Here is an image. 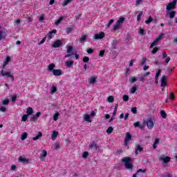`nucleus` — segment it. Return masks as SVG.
Returning a JSON list of instances; mask_svg holds the SVG:
<instances>
[{
    "mask_svg": "<svg viewBox=\"0 0 177 177\" xmlns=\"http://www.w3.org/2000/svg\"><path fill=\"white\" fill-rule=\"evenodd\" d=\"M3 104H4L5 106H6L7 104H9V100L6 99L3 100Z\"/></svg>",
    "mask_w": 177,
    "mask_h": 177,
    "instance_id": "4d7b16f0",
    "label": "nucleus"
},
{
    "mask_svg": "<svg viewBox=\"0 0 177 177\" xmlns=\"http://www.w3.org/2000/svg\"><path fill=\"white\" fill-rule=\"evenodd\" d=\"M48 156V152L46 151V150L44 149L41 151V153L40 154V157L39 159L41 160V161H45V157H46Z\"/></svg>",
    "mask_w": 177,
    "mask_h": 177,
    "instance_id": "9b49d317",
    "label": "nucleus"
},
{
    "mask_svg": "<svg viewBox=\"0 0 177 177\" xmlns=\"http://www.w3.org/2000/svg\"><path fill=\"white\" fill-rule=\"evenodd\" d=\"M63 19H64V17H60L59 19H58L57 21H55V26H59L63 21Z\"/></svg>",
    "mask_w": 177,
    "mask_h": 177,
    "instance_id": "a878e982",
    "label": "nucleus"
},
{
    "mask_svg": "<svg viewBox=\"0 0 177 177\" xmlns=\"http://www.w3.org/2000/svg\"><path fill=\"white\" fill-rule=\"evenodd\" d=\"M60 46H62V40H57L52 45L53 48H60Z\"/></svg>",
    "mask_w": 177,
    "mask_h": 177,
    "instance_id": "f3484780",
    "label": "nucleus"
},
{
    "mask_svg": "<svg viewBox=\"0 0 177 177\" xmlns=\"http://www.w3.org/2000/svg\"><path fill=\"white\" fill-rule=\"evenodd\" d=\"M143 15V12H140L138 16H137V20L138 21H140V17H142V16Z\"/></svg>",
    "mask_w": 177,
    "mask_h": 177,
    "instance_id": "37998d69",
    "label": "nucleus"
},
{
    "mask_svg": "<svg viewBox=\"0 0 177 177\" xmlns=\"http://www.w3.org/2000/svg\"><path fill=\"white\" fill-rule=\"evenodd\" d=\"M136 91H138V88L136 87V86L131 87L130 89L131 93H135V92H136Z\"/></svg>",
    "mask_w": 177,
    "mask_h": 177,
    "instance_id": "72a5a7b5",
    "label": "nucleus"
},
{
    "mask_svg": "<svg viewBox=\"0 0 177 177\" xmlns=\"http://www.w3.org/2000/svg\"><path fill=\"white\" fill-rule=\"evenodd\" d=\"M142 2H143V0H136V6H139V5H140V3H142Z\"/></svg>",
    "mask_w": 177,
    "mask_h": 177,
    "instance_id": "5fc2aeb1",
    "label": "nucleus"
},
{
    "mask_svg": "<svg viewBox=\"0 0 177 177\" xmlns=\"http://www.w3.org/2000/svg\"><path fill=\"white\" fill-rule=\"evenodd\" d=\"M158 50V48H154L152 50V53L155 55V53H157V51Z\"/></svg>",
    "mask_w": 177,
    "mask_h": 177,
    "instance_id": "0e129e2a",
    "label": "nucleus"
},
{
    "mask_svg": "<svg viewBox=\"0 0 177 177\" xmlns=\"http://www.w3.org/2000/svg\"><path fill=\"white\" fill-rule=\"evenodd\" d=\"M32 113H34V110H32V108L28 107L26 109V114H27V115H31V114H32Z\"/></svg>",
    "mask_w": 177,
    "mask_h": 177,
    "instance_id": "b1692460",
    "label": "nucleus"
},
{
    "mask_svg": "<svg viewBox=\"0 0 177 177\" xmlns=\"http://www.w3.org/2000/svg\"><path fill=\"white\" fill-rule=\"evenodd\" d=\"M113 131V129L112 127H109L107 130H106V133H108V135H110V133H112Z\"/></svg>",
    "mask_w": 177,
    "mask_h": 177,
    "instance_id": "c9c22d12",
    "label": "nucleus"
},
{
    "mask_svg": "<svg viewBox=\"0 0 177 177\" xmlns=\"http://www.w3.org/2000/svg\"><path fill=\"white\" fill-rule=\"evenodd\" d=\"M28 134H27L26 132H24L21 134V140H26V139H27V136H28Z\"/></svg>",
    "mask_w": 177,
    "mask_h": 177,
    "instance_id": "473e14b6",
    "label": "nucleus"
},
{
    "mask_svg": "<svg viewBox=\"0 0 177 177\" xmlns=\"http://www.w3.org/2000/svg\"><path fill=\"white\" fill-rule=\"evenodd\" d=\"M176 1L177 0H174L172 2L169 3L166 8L167 10H171V9H175L176 6Z\"/></svg>",
    "mask_w": 177,
    "mask_h": 177,
    "instance_id": "1a4fd4ad",
    "label": "nucleus"
},
{
    "mask_svg": "<svg viewBox=\"0 0 177 177\" xmlns=\"http://www.w3.org/2000/svg\"><path fill=\"white\" fill-rule=\"evenodd\" d=\"M123 100H124V102H128V100H129V96L124 95L123 96Z\"/></svg>",
    "mask_w": 177,
    "mask_h": 177,
    "instance_id": "3c124183",
    "label": "nucleus"
},
{
    "mask_svg": "<svg viewBox=\"0 0 177 177\" xmlns=\"http://www.w3.org/2000/svg\"><path fill=\"white\" fill-rule=\"evenodd\" d=\"M71 1H73V0H64L62 6H67V5H68V3H70V2H71Z\"/></svg>",
    "mask_w": 177,
    "mask_h": 177,
    "instance_id": "ea45409f",
    "label": "nucleus"
},
{
    "mask_svg": "<svg viewBox=\"0 0 177 177\" xmlns=\"http://www.w3.org/2000/svg\"><path fill=\"white\" fill-rule=\"evenodd\" d=\"M88 82L91 85H93L96 82V78L95 77H92L88 80Z\"/></svg>",
    "mask_w": 177,
    "mask_h": 177,
    "instance_id": "393cba45",
    "label": "nucleus"
},
{
    "mask_svg": "<svg viewBox=\"0 0 177 177\" xmlns=\"http://www.w3.org/2000/svg\"><path fill=\"white\" fill-rule=\"evenodd\" d=\"M162 37H164V33H161L155 40L153 42L151 43L150 48H153V46H156L157 44H158V41H161L162 39Z\"/></svg>",
    "mask_w": 177,
    "mask_h": 177,
    "instance_id": "20e7f679",
    "label": "nucleus"
},
{
    "mask_svg": "<svg viewBox=\"0 0 177 177\" xmlns=\"http://www.w3.org/2000/svg\"><path fill=\"white\" fill-rule=\"evenodd\" d=\"M65 64L68 68H70L74 64V61H67Z\"/></svg>",
    "mask_w": 177,
    "mask_h": 177,
    "instance_id": "5701e85b",
    "label": "nucleus"
},
{
    "mask_svg": "<svg viewBox=\"0 0 177 177\" xmlns=\"http://www.w3.org/2000/svg\"><path fill=\"white\" fill-rule=\"evenodd\" d=\"M42 137V133L39 132L38 134L32 138L33 140H38V139H39V138Z\"/></svg>",
    "mask_w": 177,
    "mask_h": 177,
    "instance_id": "cd10ccee",
    "label": "nucleus"
},
{
    "mask_svg": "<svg viewBox=\"0 0 177 177\" xmlns=\"http://www.w3.org/2000/svg\"><path fill=\"white\" fill-rule=\"evenodd\" d=\"M167 15L170 17V19H174L175 17V15H176V12L171 11L167 12Z\"/></svg>",
    "mask_w": 177,
    "mask_h": 177,
    "instance_id": "4be33fe9",
    "label": "nucleus"
},
{
    "mask_svg": "<svg viewBox=\"0 0 177 177\" xmlns=\"http://www.w3.org/2000/svg\"><path fill=\"white\" fill-rule=\"evenodd\" d=\"M11 171H16V166H15V165H12L11 166Z\"/></svg>",
    "mask_w": 177,
    "mask_h": 177,
    "instance_id": "338daca9",
    "label": "nucleus"
},
{
    "mask_svg": "<svg viewBox=\"0 0 177 177\" xmlns=\"http://www.w3.org/2000/svg\"><path fill=\"white\" fill-rule=\"evenodd\" d=\"M41 114V112H37L35 115H32L30 117V121L35 122L37 120H38V118H39Z\"/></svg>",
    "mask_w": 177,
    "mask_h": 177,
    "instance_id": "4468645a",
    "label": "nucleus"
},
{
    "mask_svg": "<svg viewBox=\"0 0 177 177\" xmlns=\"http://www.w3.org/2000/svg\"><path fill=\"white\" fill-rule=\"evenodd\" d=\"M53 120L54 121L59 120V113H55V115H53Z\"/></svg>",
    "mask_w": 177,
    "mask_h": 177,
    "instance_id": "c03bdc74",
    "label": "nucleus"
},
{
    "mask_svg": "<svg viewBox=\"0 0 177 177\" xmlns=\"http://www.w3.org/2000/svg\"><path fill=\"white\" fill-rule=\"evenodd\" d=\"M73 28L71 27H67L66 28V31L67 34H70V32H73Z\"/></svg>",
    "mask_w": 177,
    "mask_h": 177,
    "instance_id": "e433bc0d",
    "label": "nucleus"
},
{
    "mask_svg": "<svg viewBox=\"0 0 177 177\" xmlns=\"http://www.w3.org/2000/svg\"><path fill=\"white\" fill-rule=\"evenodd\" d=\"M91 149H93L94 150H96L97 147H96V143L93 142L90 145Z\"/></svg>",
    "mask_w": 177,
    "mask_h": 177,
    "instance_id": "09e8293b",
    "label": "nucleus"
},
{
    "mask_svg": "<svg viewBox=\"0 0 177 177\" xmlns=\"http://www.w3.org/2000/svg\"><path fill=\"white\" fill-rule=\"evenodd\" d=\"M56 32H57V30H56V29H54L52 31L49 32L48 35L46 37V38H48V39H52L55 36V34H56Z\"/></svg>",
    "mask_w": 177,
    "mask_h": 177,
    "instance_id": "ddd939ff",
    "label": "nucleus"
},
{
    "mask_svg": "<svg viewBox=\"0 0 177 177\" xmlns=\"http://www.w3.org/2000/svg\"><path fill=\"white\" fill-rule=\"evenodd\" d=\"M146 62H147L146 57H143V58L141 59V62H140L141 66H144V64H146Z\"/></svg>",
    "mask_w": 177,
    "mask_h": 177,
    "instance_id": "a18cd8bd",
    "label": "nucleus"
},
{
    "mask_svg": "<svg viewBox=\"0 0 177 177\" xmlns=\"http://www.w3.org/2000/svg\"><path fill=\"white\" fill-rule=\"evenodd\" d=\"M87 53H93V49L88 48L86 50Z\"/></svg>",
    "mask_w": 177,
    "mask_h": 177,
    "instance_id": "69168bd1",
    "label": "nucleus"
},
{
    "mask_svg": "<svg viewBox=\"0 0 177 177\" xmlns=\"http://www.w3.org/2000/svg\"><path fill=\"white\" fill-rule=\"evenodd\" d=\"M10 60H12V58L9 56H7L4 61V63L3 64V68H5L8 66V64H9Z\"/></svg>",
    "mask_w": 177,
    "mask_h": 177,
    "instance_id": "dca6fc26",
    "label": "nucleus"
},
{
    "mask_svg": "<svg viewBox=\"0 0 177 177\" xmlns=\"http://www.w3.org/2000/svg\"><path fill=\"white\" fill-rule=\"evenodd\" d=\"M83 62H84V63H88V62H89V57H84L83 58Z\"/></svg>",
    "mask_w": 177,
    "mask_h": 177,
    "instance_id": "6e6d98bb",
    "label": "nucleus"
},
{
    "mask_svg": "<svg viewBox=\"0 0 177 177\" xmlns=\"http://www.w3.org/2000/svg\"><path fill=\"white\" fill-rule=\"evenodd\" d=\"M130 82H131V84H133V82H136V77H131L129 79Z\"/></svg>",
    "mask_w": 177,
    "mask_h": 177,
    "instance_id": "49530a36",
    "label": "nucleus"
},
{
    "mask_svg": "<svg viewBox=\"0 0 177 177\" xmlns=\"http://www.w3.org/2000/svg\"><path fill=\"white\" fill-rule=\"evenodd\" d=\"M161 86H162V88H165V86H167V77L166 76L162 77Z\"/></svg>",
    "mask_w": 177,
    "mask_h": 177,
    "instance_id": "a211bd4d",
    "label": "nucleus"
},
{
    "mask_svg": "<svg viewBox=\"0 0 177 177\" xmlns=\"http://www.w3.org/2000/svg\"><path fill=\"white\" fill-rule=\"evenodd\" d=\"M143 122L147 124L148 129H153V128H154V122L153 121V119L148 118Z\"/></svg>",
    "mask_w": 177,
    "mask_h": 177,
    "instance_id": "f03ea898",
    "label": "nucleus"
},
{
    "mask_svg": "<svg viewBox=\"0 0 177 177\" xmlns=\"http://www.w3.org/2000/svg\"><path fill=\"white\" fill-rule=\"evenodd\" d=\"M86 38H88V36L86 35H84L81 37L80 39V42H84V41H86Z\"/></svg>",
    "mask_w": 177,
    "mask_h": 177,
    "instance_id": "2f4dec72",
    "label": "nucleus"
},
{
    "mask_svg": "<svg viewBox=\"0 0 177 177\" xmlns=\"http://www.w3.org/2000/svg\"><path fill=\"white\" fill-rule=\"evenodd\" d=\"M45 19V15L42 14L39 17V21H44Z\"/></svg>",
    "mask_w": 177,
    "mask_h": 177,
    "instance_id": "603ef678",
    "label": "nucleus"
},
{
    "mask_svg": "<svg viewBox=\"0 0 177 177\" xmlns=\"http://www.w3.org/2000/svg\"><path fill=\"white\" fill-rule=\"evenodd\" d=\"M18 161L19 162H21V164H28V162H30L28 158L22 156L19 157Z\"/></svg>",
    "mask_w": 177,
    "mask_h": 177,
    "instance_id": "9d476101",
    "label": "nucleus"
},
{
    "mask_svg": "<svg viewBox=\"0 0 177 177\" xmlns=\"http://www.w3.org/2000/svg\"><path fill=\"white\" fill-rule=\"evenodd\" d=\"M131 139H132V135H131L129 132L126 133V137L124 138V146H128Z\"/></svg>",
    "mask_w": 177,
    "mask_h": 177,
    "instance_id": "0eeeda50",
    "label": "nucleus"
},
{
    "mask_svg": "<svg viewBox=\"0 0 177 177\" xmlns=\"http://www.w3.org/2000/svg\"><path fill=\"white\" fill-rule=\"evenodd\" d=\"M45 41H46V37H44L38 43V45H42V44H45Z\"/></svg>",
    "mask_w": 177,
    "mask_h": 177,
    "instance_id": "79ce46f5",
    "label": "nucleus"
},
{
    "mask_svg": "<svg viewBox=\"0 0 177 177\" xmlns=\"http://www.w3.org/2000/svg\"><path fill=\"white\" fill-rule=\"evenodd\" d=\"M55 67H56V65H55V64H50L48 66V71L53 73V71H55Z\"/></svg>",
    "mask_w": 177,
    "mask_h": 177,
    "instance_id": "aec40b11",
    "label": "nucleus"
},
{
    "mask_svg": "<svg viewBox=\"0 0 177 177\" xmlns=\"http://www.w3.org/2000/svg\"><path fill=\"white\" fill-rule=\"evenodd\" d=\"M160 115L162 117V118H167V113L165 111H161Z\"/></svg>",
    "mask_w": 177,
    "mask_h": 177,
    "instance_id": "a19ab883",
    "label": "nucleus"
},
{
    "mask_svg": "<svg viewBox=\"0 0 177 177\" xmlns=\"http://www.w3.org/2000/svg\"><path fill=\"white\" fill-rule=\"evenodd\" d=\"M118 107V105H116L113 113V117H115V114H117V108Z\"/></svg>",
    "mask_w": 177,
    "mask_h": 177,
    "instance_id": "864d4df0",
    "label": "nucleus"
},
{
    "mask_svg": "<svg viewBox=\"0 0 177 177\" xmlns=\"http://www.w3.org/2000/svg\"><path fill=\"white\" fill-rule=\"evenodd\" d=\"M105 37V34H104V32H101L100 33H95L94 35H93V38L94 39H103V37Z\"/></svg>",
    "mask_w": 177,
    "mask_h": 177,
    "instance_id": "6e6552de",
    "label": "nucleus"
},
{
    "mask_svg": "<svg viewBox=\"0 0 177 177\" xmlns=\"http://www.w3.org/2000/svg\"><path fill=\"white\" fill-rule=\"evenodd\" d=\"M107 102H109V103H113V102H114V97L110 95L107 99Z\"/></svg>",
    "mask_w": 177,
    "mask_h": 177,
    "instance_id": "f704fd0d",
    "label": "nucleus"
},
{
    "mask_svg": "<svg viewBox=\"0 0 177 177\" xmlns=\"http://www.w3.org/2000/svg\"><path fill=\"white\" fill-rule=\"evenodd\" d=\"M57 91V88L55 86H53L50 88V93L53 95V93H56Z\"/></svg>",
    "mask_w": 177,
    "mask_h": 177,
    "instance_id": "c756f323",
    "label": "nucleus"
},
{
    "mask_svg": "<svg viewBox=\"0 0 177 177\" xmlns=\"http://www.w3.org/2000/svg\"><path fill=\"white\" fill-rule=\"evenodd\" d=\"M122 162H123L127 169H132V163H131V158H129V157L123 158L122 159Z\"/></svg>",
    "mask_w": 177,
    "mask_h": 177,
    "instance_id": "f257e3e1",
    "label": "nucleus"
},
{
    "mask_svg": "<svg viewBox=\"0 0 177 177\" xmlns=\"http://www.w3.org/2000/svg\"><path fill=\"white\" fill-rule=\"evenodd\" d=\"M124 21H125V19H124V17L119 18V19L118 20V21L113 26V30L115 31L118 30V28H120V27H121V25L122 24V23H124Z\"/></svg>",
    "mask_w": 177,
    "mask_h": 177,
    "instance_id": "7ed1b4c3",
    "label": "nucleus"
},
{
    "mask_svg": "<svg viewBox=\"0 0 177 177\" xmlns=\"http://www.w3.org/2000/svg\"><path fill=\"white\" fill-rule=\"evenodd\" d=\"M57 135H59V132L56 131H53V134L51 136L52 140H56V138H57Z\"/></svg>",
    "mask_w": 177,
    "mask_h": 177,
    "instance_id": "412c9836",
    "label": "nucleus"
},
{
    "mask_svg": "<svg viewBox=\"0 0 177 177\" xmlns=\"http://www.w3.org/2000/svg\"><path fill=\"white\" fill-rule=\"evenodd\" d=\"M153 21V18L151 17H149L147 20L145 21L146 24H150Z\"/></svg>",
    "mask_w": 177,
    "mask_h": 177,
    "instance_id": "58836bf2",
    "label": "nucleus"
},
{
    "mask_svg": "<svg viewBox=\"0 0 177 177\" xmlns=\"http://www.w3.org/2000/svg\"><path fill=\"white\" fill-rule=\"evenodd\" d=\"M134 127H135L136 128H138V127H140V122H135V123H134Z\"/></svg>",
    "mask_w": 177,
    "mask_h": 177,
    "instance_id": "e2e57ef3",
    "label": "nucleus"
},
{
    "mask_svg": "<svg viewBox=\"0 0 177 177\" xmlns=\"http://www.w3.org/2000/svg\"><path fill=\"white\" fill-rule=\"evenodd\" d=\"M84 120L86 122H92V120L91 119V115L84 114L83 116Z\"/></svg>",
    "mask_w": 177,
    "mask_h": 177,
    "instance_id": "6ab92c4d",
    "label": "nucleus"
},
{
    "mask_svg": "<svg viewBox=\"0 0 177 177\" xmlns=\"http://www.w3.org/2000/svg\"><path fill=\"white\" fill-rule=\"evenodd\" d=\"M131 113H133V114H136L138 113V108H136V107L132 108Z\"/></svg>",
    "mask_w": 177,
    "mask_h": 177,
    "instance_id": "de8ad7c7",
    "label": "nucleus"
},
{
    "mask_svg": "<svg viewBox=\"0 0 177 177\" xmlns=\"http://www.w3.org/2000/svg\"><path fill=\"white\" fill-rule=\"evenodd\" d=\"M114 23V20L113 19H110L108 25H107V27H110V26H111L112 24Z\"/></svg>",
    "mask_w": 177,
    "mask_h": 177,
    "instance_id": "052dcab7",
    "label": "nucleus"
},
{
    "mask_svg": "<svg viewBox=\"0 0 177 177\" xmlns=\"http://www.w3.org/2000/svg\"><path fill=\"white\" fill-rule=\"evenodd\" d=\"M28 118V115H24L21 118V121H23L24 122H26V121H27Z\"/></svg>",
    "mask_w": 177,
    "mask_h": 177,
    "instance_id": "4c0bfd02",
    "label": "nucleus"
},
{
    "mask_svg": "<svg viewBox=\"0 0 177 177\" xmlns=\"http://www.w3.org/2000/svg\"><path fill=\"white\" fill-rule=\"evenodd\" d=\"M142 150H143V148H142V147H140V145H138L137 148L136 149V154H139V153H140V151H142Z\"/></svg>",
    "mask_w": 177,
    "mask_h": 177,
    "instance_id": "c85d7f7f",
    "label": "nucleus"
},
{
    "mask_svg": "<svg viewBox=\"0 0 177 177\" xmlns=\"http://www.w3.org/2000/svg\"><path fill=\"white\" fill-rule=\"evenodd\" d=\"M0 111H2L3 113H5V111H6V108L5 106H1L0 108Z\"/></svg>",
    "mask_w": 177,
    "mask_h": 177,
    "instance_id": "680f3d73",
    "label": "nucleus"
},
{
    "mask_svg": "<svg viewBox=\"0 0 177 177\" xmlns=\"http://www.w3.org/2000/svg\"><path fill=\"white\" fill-rule=\"evenodd\" d=\"M161 74V70L159 69L158 70V71L156 72V74L155 75V78H158V77H160V75Z\"/></svg>",
    "mask_w": 177,
    "mask_h": 177,
    "instance_id": "8fccbe9b",
    "label": "nucleus"
},
{
    "mask_svg": "<svg viewBox=\"0 0 177 177\" xmlns=\"http://www.w3.org/2000/svg\"><path fill=\"white\" fill-rule=\"evenodd\" d=\"M160 161H162L164 164H167L171 161V158L169 156H165V155H162L159 157Z\"/></svg>",
    "mask_w": 177,
    "mask_h": 177,
    "instance_id": "39448f33",
    "label": "nucleus"
},
{
    "mask_svg": "<svg viewBox=\"0 0 177 177\" xmlns=\"http://www.w3.org/2000/svg\"><path fill=\"white\" fill-rule=\"evenodd\" d=\"M88 152H84L83 154H82V158H86V157H88Z\"/></svg>",
    "mask_w": 177,
    "mask_h": 177,
    "instance_id": "bf43d9fd",
    "label": "nucleus"
},
{
    "mask_svg": "<svg viewBox=\"0 0 177 177\" xmlns=\"http://www.w3.org/2000/svg\"><path fill=\"white\" fill-rule=\"evenodd\" d=\"M6 37V29L0 27V41Z\"/></svg>",
    "mask_w": 177,
    "mask_h": 177,
    "instance_id": "f8f14e48",
    "label": "nucleus"
},
{
    "mask_svg": "<svg viewBox=\"0 0 177 177\" xmlns=\"http://www.w3.org/2000/svg\"><path fill=\"white\" fill-rule=\"evenodd\" d=\"M53 74L56 77H59L60 75H63V72L60 69H55L54 71H53Z\"/></svg>",
    "mask_w": 177,
    "mask_h": 177,
    "instance_id": "2eb2a0df",
    "label": "nucleus"
},
{
    "mask_svg": "<svg viewBox=\"0 0 177 177\" xmlns=\"http://www.w3.org/2000/svg\"><path fill=\"white\" fill-rule=\"evenodd\" d=\"M0 74H1V75H2V77H10V78H11L12 81H15V77L10 73V72H5V71H3V70H2L0 73Z\"/></svg>",
    "mask_w": 177,
    "mask_h": 177,
    "instance_id": "423d86ee",
    "label": "nucleus"
},
{
    "mask_svg": "<svg viewBox=\"0 0 177 177\" xmlns=\"http://www.w3.org/2000/svg\"><path fill=\"white\" fill-rule=\"evenodd\" d=\"M66 52H67V53H73V46L67 45L66 46Z\"/></svg>",
    "mask_w": 177,
    "mask_h": 177,
    "instance_id": "bb28decb",
    "label": "nucleus"
},
{
    "mask_svg": "<svg viewBox=\"0 0 177 177\" xmlns=\"http://www.w3.org/2000/svg\"><path fill=\"white\" fill-rule=\"evenodd\" d=\"M59 147H60V145L57 143L55 144V150H57V149H59Z\"/></svg>",
    "mask_w": 177,
    "mask_h": 177,
    "instance_id": "774afa93",
    "label": "nucleus"
},
{
    "mask_svg": "<svg viewBox=\"0 0 177 177\" xmlns=\"http://www.w3.org/2000/svg\"><path fill=\"white\" fill-rule=\"evenodd\" d=\"M99 56H100L101 57H103V56H104V50H102L100 51Z\"/></svg>",
    "mask_w": 177,
    "mask_h": 177,
    "instance_id": "13d9d810",
    "label": "nucleus"
},
{
    "mask_svg": "<svg viewBox=\"0 0 177 177\" xmlns=\"http://www.w3.org/2000/svg\"><path fill=\"white\" fill-rule=\"evenodd\" d=\"M158 143H160V139L156 138L153 145V149H157V145H158Z\"/></svg>",
    "mask_w": 177,
    "mask_h": 177,
    "instance_id": "7c9ffc66",
    "label": "nucleus"
}]
</instances>
